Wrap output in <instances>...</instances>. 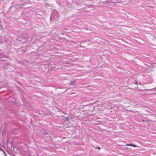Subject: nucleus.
Returning <instances> with one entry per match:
<instances>
[{
    "mask_svg": "<svg viewBox=\"0 0 156 156\" xmlns=\"http://www.w3.org/2000/svg\"><path fill=\"white\" fill-rule=\"evenodd\" d=\"M96 149L98 148V149H99V150H100V149H101V148H100V147L99 146H97V147H96Z\"/></svg>",
    "mask_w": 156,
    "mask_h": 156,
    "instance_id": "2",
    "label": "nucleus"
},
{
    "mask_svg": "<svg viewBox=\"0 0 156 156\" xmlns=\"http://www.w3.org/2000/svg\"><path fill=\"white\" fill-rule=\"evenodd\" d=\"M4 154H5V156H6V154L5 153H4Z\"/></svg>",
    "mask_w": 156,
    "mask_h": 156,
    "instance_id": "3",
    "label": "nucleus"
},
{
    "mask_svg": "<svg viewBox=\"0 0 156 156\" xmlns=\"http://www.w3.org/2000/svg\"><path fill=\"white\" fill-rule=\"evenodd\" d=\"M126 145L128 146H132L134 147H137V145L133 144H127Z\"/></svg>",
    "mask_w": 156,
    "mask_h": 156,
    "instance_id": "1",
    "label": "nucleus"
},
{
    "mask_svg": "<svg viewBox=\"0 0 156 156\" xmlns=\"http://www.w3.org/2000/svg\"><path fill=\"white\" fill-rule=\"evenodd\" d=\"M136 84H137V82L136 81Z\"/></svg>",
    "mask_w": 156,
    "mask_h": 156,
    "instance_id": "4",
    "label": "nucleus"
}]
</instances>
